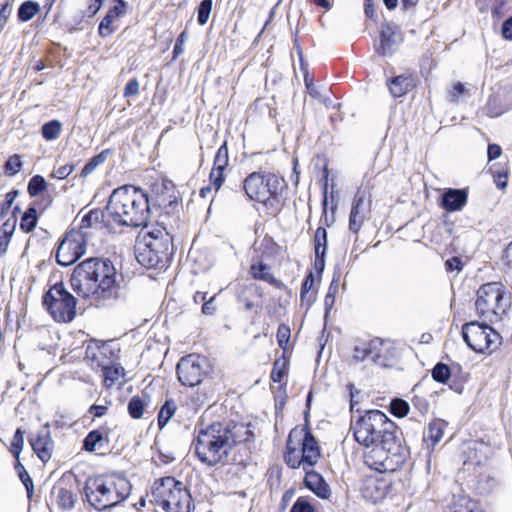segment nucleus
<instances>
[{"label": "nucleus", "mask_w": 512, "mask_h": 512, "mask_svg": "<svg viewBox=\"0 0 512 512\" xmlns=\"http://www.w3.org/2000/svg\"><path fill=\"white\" fill-rule=\"evenodd\" d=\"M350 431L366 449L364 463L377 472H395L409 457V449L402 443V432L380 410H368L352 420Z\"/></svg>", "instance_id": "obj_1"}, {"label": "nucleus", "mask_w": 512, "mask_h": 512, "mask_svg": "<svg viewBox=\"0 0 512 512\" xmlns=\"http://www.w3.org/2000/svg\"><path fill=\"white\" fill-rule=\"evenodd\" d=\"M70 283L78 296L95 307L108 306L119 296L117 270L109 258L83 260L73 269Z\"/></svg>", "instance_id": "obj_2"}, {"label": "nucleus", "mask_w": 512, "mask_h": 512, "mask_svg": "<svg viewBox=\"0 0 512 512\" xmlns=\"http://www.w3.org/2000/svg\"><path fill=\"white\" fill-rule=\"evenodd\" d=\"M253 437V432L242 423L213 422L199 429L193 442L194 453L209 467L227 465L231 462L232 449L249 442Z\"/></svg>", "instance_id": "obj_3"}, {"label": "nucleus", "mask_w": 512, "mask_h": 512, "mask_svg": "<svg viewBox=\"0 0 512 512\" xmlns=\"http://www.w3.org/2000/svg\"><path fill=\"white\" fill-rule=\"evenodd\" d=\"M106 215L120 226L146 227L151 215L148 194L134 185L114 189L105 207Z\"/></svg>", "instance_id": "obj_4"}, {"label": "nucleus", "mask_w": 512, "mask_h": 512, "mask_svg": "<svg viewBox=\"0 0 512 512\" xmlns=\"http://www.w3.org/2000/svg\"><path fill=\"white\" fill-rule=\"evenodd\" d=\"M130 492V481L116 473L89 477L84 486L87 502L99 511L119 505L127 499Z\"/></svg>", "instance_id": "obj_5"}, {"label": "nucleus", "mask_w": 512, "mask_h": 512, "mask_svg": "<svg viewBox=\"0 0 512 512\" xmlns=\"http://www.w3.org/2000/svg\"><path fill=\"white\" fill-rule=\"evenodd\" d=\"M173 254V238L164 227H155L137 239L135 257L147 269L167 268Z\"/></svg>", "instance_id": "obj_6"}, {"label": "nucleus", "mask_w": 512, "mask_h": 512, "mask_svg": "<svg viewBox=\"0 0 512 512\" xmlns=\"http://www.w3.org/2000/svg\"><path fill=\"white\" fill-rule=\"evenodd\" d=\"M286 187L282 177L271 172H252L239 185L235 192L244 193L250 200L264 204L275 211L282 207V192Z\"/></svg>", "instance_id": "obj_7"}, {"label": "nucleus", "mask_w": 512, "mask_h": 512, "mask_svg": "<svg viewBox=\"0 0 512 512\" xmlns=\"http://www.w3.org/2000/svg\"><path fill=\"white\" fill-rule=\"evenodd\" d=\"M321 458L320 446L307 425L294 427L287 438L283 455L285 464L291 469L313 468Z\"/></svg>", "instance_id": "obj_8"}, {"label": "nucleus", "mask_w": 512, "mask_h": 512, "mask_svg": "<svg viewBox=\"0 0 512 512\" xmlns=\"http://www.w3.org/2000/svg\"><path fill=\"white\" fill-rule=\"evenodd\" d=\"M474 305L480 319L495 323L510 309L511 293L501 282H488L478 288Z\"/></svg>", "instance_id": "obj_9"}, {"label": "nucleus", "mask_w": 512, "mask_h": 512, "mask_svg": "<svg viewBox=\"0 0 512 512\" xmlns=\"http://www.w3.org/2000/svg\"><path fill=\"white\" fill-rule=\"evenodd\" d=\"M150 502L164 512H190L192 497L182 482L167 476L154 482Z\"/></svg>", "instance_id": "obj_10"}, {"label": "nucleus", "mask_w": 512, "mask_h": 512, "mask_svg": "<svg viewBox=\"0 0 512 512\" xmlns=\"http://www.w3.org/2000/svg\"><path fill=\"white\" fill-rule=\"evenodd\" d=\"M43 306L57 322L69 323L76 316L77 299L65 288L63 282H57L43 295Z\"/></svg>", "instance_id": "obj_11"}, {"label": "nucleus", "mask_w": 512, "mask_h": 512, "mask_svg": "<svg viewBox=\"0 0 512 512\" xmlns=\"http://www.w3.org/2000/svg\"><path fill=\"white\" fill-rule=\"evenodd\" d=\"M488 321H471L462 326V337L467 346L477 352L485 353L495 350L500 343V335Z\"/></svg>", "instance_id": "obj_12"}, {"label": "nucleus", "mask_w": 512, "mask_h": 512, "mask_svg": "<svg viewBox=\"0 0 512 512\" xmlns=\"http://www.w3.org/2000/svg\"><path fill=\"white\" fill-rule=\"evenodd\" d=\"M208 360L197 354H189L180 359L177 364V377L184 386L194 387L201 384L210 373Z\"/></svg>", "instance_id": "obj_13"}, {"label": "nucleus", "mask_w": 512, "mask_h": 512, "mask_svg": "<svg viewBox=\"0 0 512 512\" xmlns=\"http://www.w3.org/2000/svg\"><path fill=\"white\" fill-rule=\"evenodd\" d=\"M86 252V241L81 232H67L58 245L55 259L58 265L68 267L73 265Z\"/></svg>", "instance_id": "obj_14"}, {"label": "nucleus", "mask_w": 512, "mask_h": 512, "mask_svg": "<svg viewBox=\"0 0 512 512\" xmlns=\"http://www.w3.org/2000/svg\"><path fill=\"white\" fill-rule=\"evenodd\" d=\"M155 196L150 198L151 210L163 209L169 214L178 206L177 197L175 195V185L170 180H163L160 184L153 186Z\"/></svg>", "instance_id": "obj_15"}, {"label": "nucleus", "mask_w": 512, "mask_h": 512, "mask_svg": "<svg viewBox=\"0 0 512 512\" xmlns=\"http://www.w3.org/2000/svg\"><path fill=\"white\" fill-rule=\"evenodd\" d=\"M402 41L403 35L400 27L393 23H387L382 26L379 44L375 46L376 52L381 56L392 55Z\"/></svg>", "instance_id": "obj_16"}, {"label": "nucleus", "mask_w": 512, "mask_h": 512, "mask_svg": "<svg viewBox=\"0 0 512 512\" xmlns=\"http://www.w3.org/2000/svg\"><path fill=\"white\" fill-rule=\"evenodd\" d=\"M382 347L383 342L378 338L358 343L353 347V359L356 362H363L366 359H371L373 363L386 367L387 363L381 354Z\"/></svg>", "instance_id": "obj_17"}, {"label": "nucleus", "mask_w": 512, "mask_h": 512, "mask_svg": "<svg viewBox=\"0 0 512 512\" xmlns=\"http://www.w3.org/2000/svg\"><path fill=\"white\" fill-rule=\"evenodd\" d=\"M29 443L38 458L43 463L48 462L52 457L54 447L49 424H45L36 435H31L29 437Z\"/></svg>", "instance_id": "obj_18"}, {"label": "nucleus", "mask_w": 512, "mask_h": 512, "mask_svg": "<svg viewBox=\"0 0 512 512\" xmlns=\"http://www.w3.org/2000/svg\"><path fill=\"white\" fill-rule=\"evenodd\" d=\"M468 201V190L446 188L440 197V206L447 212L461 211Z\"/></svg>", "instance_id": "obj_19"}, {"label": "nucleus", "mask_w": 512, "mask_h": 512, "mask_svg": "<svg viewBox=\"0 0 512 512\" xmlns=\"http://www.w3.org/2000/svg\"><path fill=\"white\" fill-rule=\"evenodd\" d=\"M51 495L59 509L68 511L74 508L77 501V494L72 487H68L65 479L62 478L52 488Z\"/></svg>", "instance_id": "obj_20"}, {"label": "nucleus", "mask_w": 512, "mask_h": 512, "mask_svg": "<svg viewBox=\"0 0 512 512\" xmlns=\"http://www.w3.org/2000/svg\"><path fill=\"white\" fill-rule=\"evenodd\" d=\"M304 485L307 489L313 492L317 497L321 499H328L331 496V489L324 477L313 470L308 468L304 470Z\"/></svg>", "instance_id": "obj_21"}, {"label": "nucleus", "mask_w": 512, "mask_h": 512, "mask_svg": "<svg viewBox=\"0 0 512 512\" xmlns=\"http://www.w3.org/2000/svg\"><path fill=\"white\" fill-rule=\"evenodd\" d=\"M50 203L51 199L49 196L46 200L42 199L40 201H33L21 217L20 229L25 233L32 232L38 223L37 209L41 208L42 210H45Z\"/></svg>", "instance_id": "obj_22"}, {"label": "nucleus", "mask_w": 512, "mask_h": 512, "mask_svg": "<svg viewBox=\"0 0 512 512\" xmlns=\"http://www.w3.org/2000/svg\"><path fill=\"white\" fill-rule=\"evenodd\" d=\"M249 273L253 279L267 282L277 289L283 290L286 288L282 281L272 275L271 267L261 260L255 261L250 265Z\"/></svg>", "instance_id": "obj_23"}, {"label": "nucleus", "mask_w": 512, "mask_h": 512, "mask_svg": "<svg viewBox=\"0 0 512 512\" xmlns=\"http://www.w3.org/2000/svg\"><path fill=\"white\" fill-rule=\"evenodd\" d=\"M389 91L394 98L407 94L414 87V79L411 76L399 75L387 82Z\"/></svg>", "instance_id": "obj_24"}, {"label": "nucleus", "mask_w": 512, "mask_h": 512, "mask_svg": "<svg viewBox=\"0 0 512 512\" xmlns=\"http://www.w3.org/2000/svg\"><path fill=\"white\" fill-rule=\"evenodd\" d=\"M447 423L443 420H434L429 423L427 430L423 433V441L427 444V448H433L437 445L444 433Z\"/></svg>", "instance_id": "obj_25"}, {"label": "nucleus", "mask_w": 512, "mask_h": 512, "mask_svg": "<svg viewBox=\"0 0 512 512\" xmlns=\"http://www.w3.org/2000/svg\"><path fill=\"white\" fill-rule=\"evenodd\" d=\"M411 403L412 413L416 414L415 416H412V418H414L420 424L428 414L430 410V404L424 396L417 394L411 398Z\"/></svg>", "instance_id": "obj_26"}, {"label": "nucleus", "mask_w": 512, "mask_h": 512, "mask_svg": "<svg viewBox=\"0 0 512 512\" xmlns=\"http://www.w3.org/2000/svg\"><path fill=\"white\" fill-rule=\"evenodd\" d=\"M17 223L16 216H9L0 227V249L6 251Z\"/></svg>", "instance_id": "obj_27"}, {"label": "nucleus", "mask_w": 512, "mask_h": 512, "mask_svg": "<svg viewBox=\"0 0 512 512\" xmlns=\"http://www.w3.org/2000/svg\"><path fill=\"white\" fill-rule=\"evenodd\" d=\"M176 410V402L173 399H166L158 412L157 424L159 429H163L166 426L175 414Z\"/></svg>", "instance_id": "obj_28"}, {"label": "nucleus", "mask_w": 512, "mask_h": 512, "mask_svg": "<svg viewBox=\"0 0 512 512\" xmlns=\"http://www.w3.org/2000/svg\"><path fill=\"white\" fill-rule=\"evenodd\" d=\"M450 509L451 512H483L478 503L468 496H459Z\"/></svg>", "instance_id": "obj_29"}, {"label": "nucleus", "mask_w": 512, "mask_h": 512, "mask_svg": "<svg viewBox=\"0 0 512 512\" xmlns=\"http://www.w3.org/2000/svg\"><path fill=\"white\" fill-rule=\"evenodd\" d=\"M40 11V5L32 0L24 1L18 8L17 17L21 22L30 21Z\"/></svg>", "instance_id": "obj_30"}, {"label": "nucleus", "mask_w": 512, "mask_h": 512, "mask_svg": "<svg viewBox=\"0 0 512 512\" xmlns=\"http://www.w3.org/2000/svg\"><path fill=\"white\" fill-rule=\"evenodd\" d=\"M323 185H322V194H323V200H322V209H323V215H324V219H325V224L327 226H330L333 224L334 222V212L337 208V204H334L332 206V215H331V218L329 219L328 216H327V206H328V176H329V171H328V168L327 167H324L323 169Z\"/></svg>", "instance_id": "obj_31"}, {"label": "nucleus", "mask_w": 512, "mask_h": 512, "mask_svg": "<svg viewBox=\"0 0 512 512\" xmlns=\"http://www.w3.org/2000/svg\"><path fill=\"white\" fill-rule=\"evenodd\" d=\"M14 468L15 471L17 472L20 481L25 486L27 497L31 499L34 493V484L32 478L30 477L29 473L27 472L24 465L20 462L19 459H16Z\"/></svg>", "instance_id": "obj_32"}, {"label": "nucleus", "mask_w": 512, "mask_h": 512, "mask_svg": "<svg viewBox=\"0 0 512 512\" xmlns=\"http://www.w3.org/2000/svg\"><path fill=\"white\" fill-rule=\"evenodd\" d=\"M62 131V123L59 120H50L41 127L42 137L47 141L56 140Z\"/></svg>", "instance_id": "obj_33"}, {"label": "nucleus", "mask_w": 512, "mask_h": 512, "mask_svg": "<svg viewBox=\"0 0 512 512\" xmlns=\"http://www.w3.org/2000/svg\"><path fill=\"white\" fill-rule=\"evenodd\" d=\"M246 294L256 295L258 298L262 297V291L257 285L246 286L238 296V301L244 305L245 309L250 311L257 305L254 301L250 300Z\"/></svg>", "instance_id": "obj_34"}, {"label": "nucleus", "mask_w": 512, "mask_h": 512, "mask_svg": "<svg viewBox=\"0 0 512 512\" xmlns=\"http://www.w3.org/2000/svg\"><path fill=\"white\" fill-rule=\"evenodd\" d=\"M104 385L111 387L120 377L124 376V368L120 364L106 366L103 369Z\"/></svg>", "instance_id": "obj_35"}, {"label": "nucleus", "mask_w": 512, "mask_h": 512, "mask_svg": "<svg viewBox=\"0 0 512 512\" xmlns=\"http://www.w3.org/2000/svg\"><path fill=\"white\" fill-rule=\"evenodd\" d=\"M389 411L397 418H404L410 413L411 407L408 401L396 397L391 400Z\"/></svg>", "instance_id": "obj_36"}, {"label": "nucleus", "mask_w": 512, "mask_h": 512, "mask_svg": "<svg viewBox=\"0 0 512 512\" xmlns=\"http://www.w3.org/2000/svg\"><path fill=\"white\" fill-rule=\"evenodd\" d=\"M111 153V150L105 149L99 154L93 156L82 168L81 176L87 177L90 175L97 166L104 163L108 157V155Z\"/></svg>", "instance_id": "obj_37"}, {"label": "nucleus", "mask_w": 512, "mask_h": 512, "mask_svg": "<svg viewBox=\"0 0 512 512\" xmlns=\"http://www.w3.org/2000/svg\"><path fill=\"white\" fill-rule=\"evenodd\" d=\"M47 182L42 175H34L27 185V192L31 197H36L47 189Z\"/></svg>", "instance_id": "obj_38"}, {"label": "nucleus", "mask_w": 512, "mask_h": 512, "mask_svg": "<svg viewBox=\"0 0 512 512\" xmlns=\"http://www.w3.org/2000/svg\"><path fill=\"white\" fill-rule=\"evenodd\" d=\"M327 231L324 227H318L314 234V253L326 254L327 253Z\"/></svg>", "instance_id": "obj_39"}, {"label": "nucleus", "mask_w": 512, "mask_h": 512, "mask_svg": "<svg viewBox=\"0 0 512 512\" xmlns=\"http://www.w3.org/2000/svg\"><path fill=\"white\" fill-rule=\"evenodd\" d=\"M105 211H102L100 209H93L90 210L87 214H85L81 220L80 228H90L96 223H100L104 220L105 217Z\"/></svg>", "instance_id": "obj_40"}, {"label": "nucleus", "mask_w": 512, "mask_h": 512, "mask_svg": "<svg viewBox=\"0 0 512 512\" xmlns=\"http://www.w3.org/2000/svg\"><path fill=\"white\" fill-rule=\"evenodd\" d=\"M431 375L434 381L446 383L451 377V369L447 364L438 362L432 369Z\"/></svg>", "instance_id": "obj_41"}, {"label": "nucleus", "mask_w": 512, "mask_h": 512, "mask_svg": "<svg viewBox=\"0 0 512 512\" xmlns=\"http://www.w3.org/2000/svg\"><path fill=\"white\" fill-rule=\"evenodd\" d=\"M145 403L139 396H133L128 402V413L133 419H140L143 416Z\"/></svg>", "instance_id": "obj_42"}, {"label": "nucleus", "mask_w": 512, "mask_h": 512, "mask_svg": "<svg viewBox=\"0 0 512 512\" xmlns=\"http://www.w3.org/2000/svg\"><path fill=\"white\" fill-rule=\"evenodd\" d=\"M103 440V434L100 430H91L83 440V449L87 452H93L96 445Z\"/></svg>", "instance_id": "obj_43"}, {"label": "nucleus", "mask_w": 512, "mask_h": 512, "mask_svg": "<svg viewBox=\"0 0 512 512\" xmlns=\"http://www.w3.org/2000/svg\"><path fill=\"white\" fill-rule=\"evenodd\" d=\"M213 6V0H202L197 7V22L199 25H205L210 17Z\"/></svg>", "instance_id": "obj_44"}, {"label": "nucleus", "mask_w": 512, "mask_h": 512, "mask_svg": "<svg viewBox=\"0 0 512 512\" xmlns=\"http://www.w3.org/2000/svg\"><path fill=\"white\" fill-rule=\"evenodd\" d=\"M227 167H217L213 164L211 172L209 174L210 183L213 185L215 192H218L224 184L225 175L224 172Z\"/></svg>", "instance_id": "obj_45"}, {"label": "nucleus", "mask_w": 512, "mask_h": 512, "mask_svg": "<svg viewBox=\"0 0 512 512\" xmlns=\"http://www.w3.org/2000/svg\"><path fill=\"white\" fill-rule=\"evenodd\" d=\"M24 446V431L17 428L11 441L9 451L15 459H19L20 453Z\"/></svg>", "instance_id": "obj_46"}, {"label": "nucleus", "mask_w": 512, "mask_h": 512, "mask_svg": "<svg viewBox=\"0 0 512 512\" xmlns=\"http://www.w3.org/2000/svg\"><path fill=\"white\" fill-rule=\"evenodd\" d=\"M21 157L18 154L10 156L4 164V173L8 176H15L22 168Z\"/></svg>", "instance_id": "obj_47"}, {"label": "nucleus", "mask_w": 512, "mask_h": 512, "mask_svg": "<svg viewBox=\"0 0 512 512\" xmlns=\"http://www.w3.org/2000/svg\"><path fill=\"white\" fill-rule=\"evenodd\" d=\"M286 373V361L277 359L273 364L270 378L273 382L280 383L284 376L286 375Z\"/></svg>", "instance_id": "obj_48"}, {"label": "nucleus", "mask_w": 512, "mask_h": 512, "mask_svg": "<svg viewBox=\"0 0 512 512\" xmlns=\"http://www.w3.org/2000/svg\"><path fill=\"white\" fill-rule=\"evenodd\" d=\"M229 163V153H228V146L227 141H224V143L218 148L213 164L217 165V167H227Z\"/></svg>", "instance_id": "obj_49"}, {"label": "nucleus", "mask_w": 512, "mask_h": 512, "mask_svg": "<svg viewBox=\"0 0 512 512\" xmlns=\"http://www.w3.org/2000/svg\"><path fill=\"white\" fill-rule=\"evenodd\" d=\"M19 191L17 189H12L5 196V200L0 203V220H2L9 212L13 202L17 198Z\"/></svg>", "instance_id": "obj_50"}, {"label": "nucleus", "mask_w": 512, "mask_h": 512, "mask_svg": "<svg viewBox=\"0 0 512 512\" xmlns=\"http://www.w3.org/2000/svg\"><path fill=\"white\" fill-rule=\"evenodd\" d=\"M365 201V192L357 191L352 202L350 213H355L357 215H365Z\"/></svg>", "instance_id": "obj_51"}, {"label": "nucleus", "mask_w": 512, "mask_h": 512, "mask_svg": "<svg viewBox=\"0 0 512 512\" xmlns=\"http://www.w3.org/2000/svg\"><path fill=\"white\" fill-rule=\"evenodd\" d=\"M113 19L112 15L108 13L102 18L98 27L100 37L106 38L114 32L115 29L112 27Z\"/></svg>", "instance_id": "obj_52"}, {"label": "nucleus", "mask_w": 512, "mask_h": 512, "mask_svg": "<svg viewBox=\"0 0 512 512\" xmlns=\"http://www.w3.org/2000/svg\"><path fill=\"white\" fill-rule=\"evenodd\" d=\"M496 96H490L485 106V112L489 117L495 118L502 115L506 110L498 107Z\"/></svg>", "instance_id": "obj_53"}, {"label": "nucleus", "mask_w": 512, "mask_h": 512, "mask_svg": "<svg viewBox=\"0 0 512 512\" xmlns=\"http://www.w3.org/2000/svg\"><path fill=\"white\" fill-rule=\"evenodd\" d=\"M290 327L286 324H280L277 329V341L280 348L285 349L290 339Z\"/></svg>", "instance_id": "obj_54"}, {"label": "nucleus", "mask_w": 512, "mask_h": 512, "mask_svg": "<svg viewBox=\"0 0 512 512\" xmlns=\"http://www.w3.org/2000/svg\"><path fill=\"white\" fill-rule=\"evenodd\" d=\"M290 512H315V509L307 498L299 497L292 505Z\"/></svg>", "instance_id": "obj_55"}, {"label": "nucleus", "mask_w": 512, "mask_h": 512, "mask_svg": "<svg viewBox=\"0 0 512 512\" xmlns=\"http://www.w3.org/2000/svg\"><path fill=\"white\" fill-rule=\"evenodd\" d=\"M104 1L105 0H90L88 7L83 11L81 18L94 17L98 13V11L101 9ZM81 21H82V19H80L78 23H80Z\"/></svg>", "instance_id": "obj_56"}, {"label": "nucleus", "mask_w": 512, "mask_h": 512, "mask_svg": "<svg viewBox=\"0 0 512 512\" xmlns=\"http://www.w3.org/2000/svg\"><path fill=\"white\" fill-rule=\"evenodd\" d=\"M187 38H188V35H187L186 31L181 32L179 34V36L177 37L174 47H173V52H172L173 60L177 59L184 52L183 46H184Z\"/></svg>", "instance_id": "obj_57"}, {"label": "nucleus", "mask_w": 512, "mask_h": 512, "mask_svg": "<svg viewBox=\"0 0 512 512\" xmlns=\"http://www.w3.org/2000/svg\"><path fill=\"white\" fill-rule=\"evenodd\" d=\"M510 0H493L491 7V14L494 18L500 19L506 13V5Z\"/></svg>", "instance_id": "obj_58"}, {"label": "nucleus", "mask_w": 512, "mask_h": 512, "mask_svg": "<svg viewBox=\"0 0 512 512\" xmlns=\"http://www.w3.org/2000/svg\"><path fill=\"white\" fill-rule=\"evenodd\" d=\"M365 215H357L355 213H350L349 215V230L354 234H357L364 222Z\"/></svg>", "instance_id": "obj_59"}, {"label": "nucleus", "mask_w": 512, "mask_h": 512, "mask_svg": "<svg viewBox=\"0 0 512 512\" xmlns=\"http://www.w3.org/2000/svg\"><path fill=\"white\" fill-rule=\"evenodd\" d=\"M73 170H74L73 164H65V165H62L59 168L55 169L52 172L51 177L62 180V179L67 178L73 172Z\"/></svg>", "instance_id": "obj_60"}, {"label": "nucleus", "mask_w": 512, "mask_h": 512, "mask_svg": "<svg viewBox=\"0 0 512 512\" xmlns=\"http://www.w3.org/2000/svg\"><path fill=\"white\" fill-rule=\"evenodd\" d=\"M125 97H133L139 94V82L136 78L128 81L123 92Z\"/></svg>", "instance_id": "obj_61"}, {"label": "nucleus", "mask_w": 512, "mask_h": 512, "mask_svg": "<svg viewBox=\"0 0 512 512\" xmlns=\"http://www.w3.org/2000/svg\"><path fill=\"white\" fill-rule=\"evenodd\" d=\"M502 154V148L495 143L489 144L487 147V157L488 161H493L499 158Z\"/></svg>", "instance_id": "obj_62"}, {"label": "nucleus", "mask_w": 512, "mask_h": 512, "mask_svg": "<svg viewBox=\"0 0 512 512\" xmlns=\"http://www.w3.org/2000/svg\"><path fill=\"white\" fill-rule=\"evenodd\" d=\"M501 33L504 39L512 40V16L503 22Z\"/></svg>", "instance_id": "obj_63"}, {"label": "nucleus", "mask_w": 512, "mask_h": 512, "mask_svg": "<svg viewBox=\"0 0 512 512\" xmlns=\"http://www.w3.org/2000/svg\"><path fill=\"white\" fill-rule=\"evenodd\" d=\"M502 259L504 265L512 270V241L505 248Z\"/></svg>", "instance_id": "obj_64"}]
</instances>
